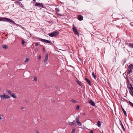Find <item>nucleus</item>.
Wrapping results in <instances>:
<instances>
[{
    "instance_id": "f257e3e1",
    "label": "nucleus",
    "mask_w": 133,
    "mask_h": 133,
    "mask_svg": "<svg viewBox=\"0 0 133 133\" xmlns=\"http://www.w3.org/2000/svg\"><path fill=\"white\" fill-rule=\"evenodd\" d=\"M0 21H6L8 22L15 23V22L12 20L6 17H0Z\"/></svg>"
},
{
    "instance_id": "0eeeda50",
    "label": "nucleus",
    "mask_w": 133,
    "mask_h": 133,
    "mask_svg": "<svg viewBox=\"0 0 133 133\" xmlns=\"http://www.w3.org/2000/svg\"><path fill=\"white\" fill-rule=\"evenodd\" d=\"M88 102L92 106H95V103L91 99H90V100Z\"/></svg>"
},
{
    "instance_id": "5701e85b",
    "label": "nucleus",
    "mask_w": 133,
    "mask_h": 133,
    "mask_svg": "<svg viewBox=\"0 0 133 133\" xmlns=\"http://www.w3.org/2000/svg\"><path fill=\"white\" fill-rule=\"evenodd\" d=\"M92 75L93 77L96 79V75H95L94 72H92Z\"/></svg>"
},
{
    "instance_id": "2eb2a0df",
    "label": "nucleus",
    "mask_w": 133,
    "mask_h": 133,
    "mask_svg": "<svg viewBox=\"0 0 133 133\" xmlns=\"http://www.w3.org/2000/svg\"><path fill=\"white\" fill-rule=\"evenodd\" d=\"M121 108L122 109V111H123L124 115L125 116H127V114L126 112V111L124 110V108L122 107Z\"/></svg>"
},
{
    "instance_id": "9b49d317",
    "label": "nucleus",
    "mask_w": 133,
    "mask_h": 133,
    "mask_svg": "<svg viewBox=\"0 0 133 133\" xmlns=\"http://www.w3.org/2000/svg\"><path fill=\"white\" fill-rule=\"evenodd\" d=\"M68 124L71 125V126H72L73 125H76V123L75 122H68Z\"/></svg>"
},
{
    "instance_id": "7c9ffc66",
    "label": "nucleus",
    "mask_w": 133,
    "mask_h": 133,
    "mask_svg": "<svg viewBox=\"0 0 133 133\" xmlns=\"http://www.w3.org/2000/svg\"><path fill=\"white\" fill-rule=\"evenodd\" d=\"M75 131V129H72V131L71 132L72 133H74Z\"/></svg>"
},
{
    "instance_id": "ea45409f",
    "label": "nucleus",
    "mask_w": 133,
    "mask_h": 133,
    "mask_svg": "<svg viewBox=\"0 0 133 133\" xmlns=\"http://www.w3.org/2000/svg\"><path fill=\"white\" fill-rule=\"evenodd\" d=\"M38 45V43H36L35 45V46H37Z\"/></svg>"
},
{
    "instance_id": "412c9836",
    "label": "nucleus",
    "mask_w": 133,
    "mask_h": 133,
    "mask_svg": "<svg viewBox=\"0 0 133 133\" xmlns=\"http://www.w3.org/2000/svg\"><path fill=\"white\" fill-rule=\"evenodd\" d=\"M129 47H130L132 48H133V43H130L129 45Z\"/></svg>"
},
{
    "instance_id": "2f4dec72",
    "label": "nucleus",
    "mask_w": 133,
    "mask_h": 133,
    "mask_svg": "<svg viewBox=\"0 0 133 133\" xmlns=\"http://www.w3.org/2000/svg\"><path fill=\"white\" fill-rule=\"evenodd\" d=\"M34 81H37V77L36 76H35V77H34V80H33Z\"/></svg>"
},
{
    "instance_id": "a211bd4d",
    "label": "nucleus",
    "mask_w": 133,
    "mask_h": 133,
    "mask_svg": "<svg viewBox=\"0 0 133 133\" xmlns=\"http://www.w3.org/2000/svg\"><path fill=\"white\" fill-rule=\"evenodd\" d=\"M10 95L13 98H15L16 97V95L14 94H11Z\"/></svg>"
},
{
    "instance_id": "423d86ee",
    "label": "nucleus",
    "mask_w": 133,
    "mask_h": 133,
    "mask_svg": "<svg viewBox=\"0 0 133 133\" xmlns=\"http://www.w3.org/2000/svg\"><path fill=\"white\" fill-rule=\"evenodd\" d=\"M41 41L43 42H45L46 43H49L50 44H51L52 42L51 41H50L48 40L44 39H41Z\"/></svg>"
},
{
    "instance_id": "c03bdc74",
    "label": "nucleus",
    "mask_w": 133,
    "mask_h": 133,
    "mask_svg": "<svg viewBox=\"0 0 133 133\" xmlns=\"http://www.w3.org/2000/svg\"><path fill=\"white\" fill-rule=\"evenodd\" d=\"M43 50L44 51L45 50V48H43Z\"/></svg>"
},
{
    "instance_id": "f3484780",
    "label": "nucleus",
    "mask_w": 133,
    "mask_h": 133,
    "mask_svg": "<svg viewBox=\"0 0 133 133\" xmlns=\"http://www.w3.org/2000/svg\"><path fill=\"white\" fill-rule=\"evenodd\" d=\"M76 82L80 86H81V83L78 79H77L76 81Z\"/></svg>"
},
{
    "instance_id": "8fccbe9b",
    "label": "nucleus",
    "mask_w": 133,
    "mask_h": 133,
    "mask_svg": "<svg viewBox=\"0 0 133 133\" xmlns=\"http://www.w3.org/2000/svg\"><path fill=\"white\" fill-rule=\"evenodd\" d=\"M1 90V89L0 88V90Z\"/></svg>"
},
{
    "instance_id": "c85d7f7f",
    "label": "nucleus",
    "mask_w": 133,
    "mask_h": 133,
    "mask_svg": "<svg viewBox=\"0 0 133 133\" xmlns=\"http://www.w3.org/2000/svg\"><path fill=\"white\" fill-rule=\"evenodd\" d=\"M3 116L2 115H0V120H2Z\"/></svg>"
},
{
    "instance_id": "c756f323",
    "label": "nucleus",
    "mask_w": 133,
    "mask_h": 133,
    "mask_svg": "<svg viewBox=\"0 0 133 133\" xmlns=\"http://www.w3.org/2000/svg\"><path fill=\"white\" fill-rule=\"evenodd\" d=\"M76 121L77 123L79 121V120L78 117L76 119Z\"/></svg>"
},
{
    "instance_id": "39448f33",
    "label": "nucleus",
    "mask_w": 133,
    "mask_h": 133,
    "mask_svg": "<svg viewBox=\"0 0 133 133\" xmlns=\"http://www.w3.org/2000/svg\"><path fill=\"white\" fill-rule=\"evenodd\" d=\"M72 29L74 34H75L76 35H77L78 36V31L77 29L74 26V25H73Z\"/></svg>"
},
{
    "instance_id": "a18cd8bd",
    "label": "nucleus",
    "mask_w": 133,
    "mask_h": 133,
    "mask_svg": "<svg viewBox=\"0 0 133 133\" xmlns=\"http://www.w3.org/2000/svg\"><path fill=\"white\" fill-rule=\"evenodd\" d=\"M24 109V108H23V107H22V108H21V109Z\"/></svg>"
},
{
    "instance_id": "4be33fe9",
    "label": "nucleus",
    "mask_w": 133,
    "mask_h": 133,
    "mask_svg": "<svg viewBox=\"0 0 133 133\" xmlns=\"http://www.w3.org/2000/svg\"><path fill=\"white\" fill-rule=\"evenodd\" d=\"M129 105L131 106H132L133 107V103L131 102L130 101H129Z\"/></svg>"
},
{
    "instance_id": "f03ea898",
    "label": "nucleus",
    "mask_w": 133,
    "mask_h": 133,
    "mask_svg": "<svg viewBox=\"0 0 133 133\" xmlns=\"http://www.w3.org/2000/svg\"><path fill=\"white\" fill-rule=\"evenodd\" d=\"M35 5L36 6H38L39 7H41V8H44L43 4L37 2H35Z\"/></svg>"
},
{
    "instance_id": "72a5a7b5",
    "label": "nucleus",
    "mask_w": 133,
    "mask_h": 133,
    "mask_svg": "<svg viewBox=\"0 0 133 133\" xmlns=\"http://www.w3.org/2000/svg\"><path fill=\"white\" fill-rule=\"evenodd\" d=\"M29 61V59L28 58H26L25 60V62H27Z\"/></svg>"
},
{
    "instance_id": "c9c22d12",
    "label": "nucleus",
    "mask_w": 133,
    "mask_h": 133,
    "mask_svg": "<svg viewBox=\"0 0 133 133\" xmlns=\"http://www.w3.org/2000/svg\"><path fill=\"white\" fill-rule=\"evenodd\" d=\"M79 105H77L76 107V109L77 110H78L79 109Z\"/></svg>"
},
{
    "instance_id": "09e8293b",
    "label": "nucleus",
    "mask_w": 133,
    "mask_h": 133,
    "mask_svg": "<svg viewBox=\"0 0 133 133\" xmlns=\"http://www.w3.org/2000/svg\"><path fill=\"white\" fill-rule=\"evenodd\" d=\"M123 99H124L123 98Z\"/></svg>"
},
{
    "instance_id": "473e14b6",
    "label": "nucleus",
    "mask_w": 133,
    "mask_h": 133,
    "mask_svg": "<svg viewBox=\"0 0 133 133\" xmlns=\"http://www.w3.org/2000/svg\"><path fill=\"white\" fill-rule=\"evenodd\" d=\"M129 92L130 94H131V95L133 96V91L132 90H131V92L130 91H129Z\"/></svg>"
},
{
    "instance_id": "bb28decb",
    "label": "nucleus",
    "mask_w": 133,
    "mask_h": 133,
    "mask_svg": "<svg viewBox=\"0 0 133 133\" xmlns=\"http://www.w3.org/2000/svg\"><path fill=\"white\" fill-rule=\"evenodd\" d=\"M132 70H131V69H130V70H129V71L127 72V74L128 75V74H130V73L132 71Z\"/></svg>"
},
{
    "instance_id": "f704fd0d",
    "label": "nucleus",
    "mask_w": 133,
    "mask_h": 133,
    "mask_svg": "<svg viewBox=\"0 0 133 133\" xmlns=\"http://www.w3.org/2000/svg\"><path fill=\"white\" fill-rule=\"evenodd\" d=\"M25 43V41L23 39L22 40V44L24 45V44Z\"/></svg>"
},
{
    "instance_id": "a878e982",
    "label": "nucleus",
    "mask_w": 133,
    "mask_h": 133,
    "mask_svg": "<svg viewBox=\"0 0 133 133\" xmlns=\"http://www.w3.org/2000/svg\"><path fill=\"white\" fill-rule=\"evenodd\" d=\"M2 47L4 49H6L8 48V46L6 45H3Z\"/></svg>"
},
{
    "instance_id": "ddd939ff",
    "label": "nucleus",
    "mask_w": 133,
    "mask_h": 133,
    "mask_svg": "<svg viewBox=\"0 0 133 133\" xmlns=\"http://www.w3.org/2000/svg\"><path fill=\"white\" fill-rule=\"evenodd\" d=\"M130 85L131 87H128L129 88V91H130L131 92V90L133 91V87L131 84H130Z\"/></svg>"
},
{
    "instance_id": "4c0bfd02",
    "label": "nucleus",
    "mask_w": 133,
    "mask_h": 133,
    "mask_svg": "<svg viewBox=\"0 0 133 133\" xmlns=\"http://www.w3.org/2000/svg\"><path fill=\"white\" fill-rule=\"evenodd\" d=\"M94 133V131L92 130H91L89 132V133Z\"/></svg>"
},
{
    "instance_id": "f8f14e48",
    "label": "nucleus",
    "mask_w": 133,
    "mask_h": 133,
    "mask_svg": "<svg viewBox=\"0 0 133 133\" xmlns=\"http://www.w3.org/2000/svg\"><path fill=\"white\" fill-rule=\"evenodd\" d=\"M119 121H120V125H121V126L122 127L123 129V130L124 131H125V129L123 125L121 122V121L119 119Z\"/></svg>"
},
{
    "instance_id": "6e6552de",
    "label": "nucleus",
    "mask_w": 133,
    "mask_h": 133,
    "mask_svg": "<svg viewBox=\"0 0 133 133\" xmlns=\"http://www.w3.org/2000/svg\"><path fill=\"white\" fill-rule=\"evenodd\" d=\"M48 54H46L45 55V57L44 61V64H46V61L48 59Z\"/></svg>"
},
{
    "instance_id": "58836bf2",
    "label": "nucleus",
    "mask_w": 133,
    "mask_h": 133,
    "mask_svg": "<svg viewBox=\"0 0 133 133\" xmlns=\"http://www.w3.org/2000/svg\"><path fill=\"white\" fill-rule=\"evenodd\" d=\"M41 58V56L40 55H39L38 57V59H40Z\"/></svg>"
},
{
    "instance_id": "1a4fd4ad",
    "label": "nucleus",
    "mask_w": 133,
    "mask_h": 133,
    "mask_svg": "<svg viewBox=\"0 0 133 133\" xmlns=\"http://www.w3.org/2000/svg\"><path fill=\"white\" fill-rule=\"evenodd\" d=\"M85 79L87 83H88L89 85H91V83L90 81L88 79L87 77H86V76L85 77Z\"/></svg>"
},
{
    "instance_id": "393cba45",
    "label": "nucleus",
    "mask_w": 133,
    "mask_h": 133,
    "mask_svg": "<svg viewBox=\"0 0 133 133\" xmlns=\"http://www.w3.org/2000/svg\"><path fill=\"white\" fill-rule=\"evenodd\" d=\"M55 10L56 12H58L59 11V9L58 8H56Z\"/></svg>"
},
{
    "instance_id": "7ed1b4c3",
    "label": "nucleus",
    "mask_w": 133,
    "mask_h": 133,
    "mask_svg": "<svg viewBox=\"0 0 133 133\" xmlns=\"http://www.w3.org/2000/svg\"><path fill=\"white\" fill-rule=\"evenodd\" d=\"M48 35L50 37H56L58 35V34L56 31H54L53 32L49 33Z\"/></svg>"
},
{
    "instance_id": "dca6fc26",
    "label": "nucleus",
    "mask_w": 133,
    "mask_h": 133,
    "mask_svg": "<svg viewBox=\"0 0 133 133\" xmlns=\"http://www.w3.org/2000/svg\"><path fill=\"white\" fill-rule=\"evenodd\" d=\"M102 122L100 121H98L97 122V125L99 127H100L101 126V124Z\"/></svg>"
},
{
    "instance_id": "4468645a",
    "label": "nucleus",
    "mask_w": 133,
    "mask_h": 133,
    "mask_svg": "<svg viewBox=\"0 0 133 133\" xmlns=\"http://www.w3.org/2000/svg\"><path fill=\"white\" fill-rule=\"evenodd\" d=\"M116 24H120L121 25V24H122V22H121V21H116Z\"/></svg>"
},
{
    "instance_id": "9d476101",
    "label": "nucleus",
    "mask_w": 133,
    "mask_h": 133,
    "mask_svg": "<svg viewBox=\"0 0 133 133\" xmlns=\"http://www.w3.org/2000/svg\"><path fill=\"white\" fill-rule=\"evenodd\" d=\"M78 19L79 21H82L83 20V16L81 15H79L78 16Z\"/></svg>"
},
{
    "instance_id": "aec40b11",
    "label": "nucleus",
    "mask_w": 133,
    "mask_h": 133,
    "mask_svg": "<svg viewBox=\"0 0 133 133\" xmlns=\"http://www.w3.org/2000/svg\"><path fill=\"white\" fill-rule=\"evenodd\" d=\"M6 91L9 94L11 95V94L12 91H11L9 90L8 89L6 90Z\"/></svg>"
},
{
    "instance_id": "6ab92c4d",
    "label": "nucleus",
    "mask_w": 133,
    "mask_h": 133,
    "mask_svg": "<svg viewBox=\"0 0 133 133\" xmlns=\"http://www.w3.org/2000/svg\"><path fill=\"white\" fill-rule=\"evenodd\" d=\"M129 68L130 69H133V64H130L129 65Z\"/></svg>"
},
{
    "instance_id": "de8ad7c7",
    "label": "nucleus",
    "mask_w": 133,
    "mask_h": 133,
    "mask_svg": "<svg viewBox=\"0 0 133 133\" xmlns=\"http://www.w3.org/2000/svg\"><path fill=\"white\" fill-rule=\"evenodd\" d=\"M33 0V1H34V2H35V1H36V0Z\"/></svg>"
},
{
    "instance_id": "e433bc0d",
    "label": "nucleus",
    "mask_w": 133,
    "mask_h": 133,
    "mask_svg": "<svg viewBox=\"0 0 133 133\" xmlns=\"http://www.w3.org/2000/svg\"><path fill=\"white\" fill-rule=\"evenodd\" d=\"M127 82L128 84L130 85V84H131V83H129V80H128L127 81Z\"/></svg>"
},
{
    "instance_id": "37998d69",
    "label": "nucleus",
    "mask_w": 133,
    "mask_h": 133,
    "mask_svg": "<svg viewBox=\"0 0 133 133\" xmlns=\"http://www.w3.org/2000/svg\"><path fill=\"white\" fill-rule=\"evenodd\" d=\"M36 133H39V132L38 131H36Z\"/></svg>"
},
{
    "instance_id": "49530a36",
    "label": "nucleus",
    "mask_w": 133,
    "mask_h": 133,
    "mask_svg": "<svg viewBox=\"0 0 133 133\" xmlns=\"http://www.w3.org/2000/svg\"><path fill=\"white\" fill-rule=\"evenodd\" d=\"M85 115V113H84V115Z\"/></svg>"
},
{
    "instance_id": "20e7f679",
    "label": "nucleus",
    "mask_w": 133,
    "mask_h": 133,
    "mask_svg": "<svg viewBox=\"0 0 133 133\" xmlns=\"http://www.w3.org/2000/svg\"><path fill=\"white\" fill-rule=\"evenodd\" d=\"M0 97L2 99L9 98H10V96L4 94L1 95L0 96Z\"/></svg>"
},
{
    "instance_id": "b1692460",
    "label": "nucleus",
    "mask_w": 133,
    "mask_h": 133,
    "mask_svg": "<svg viewBox=\"0 0 133 133\" xmlns=\"http://www.w3.org/2000/svg\"><path fill=\"white\" fill-rule=\"evenodd\" d=\"M70 101L72 103H75L77 101L74 99H72L70 100Z\"/></svg>"
},
{
    "instance_id": "cd10ccee",
    "label": "nucleus",
    "mask_w": 133,
    "mask_h": 133,
    "mask_svg": "<svg viewBox=\"0 0 133 133\" xmlns=\"http://www.w3.org/2000/svg\"><path fill=\"white\" fill-rule=\"evenodd\" d=\"M77 125L79 126H81V123L79 121L77 123Z\"/></svg>"
},
{
    "instance_id": "79ce46f5",
    "label": "nucleus",
    "mask_w": 133,
    "mask_h": 133,
    "mask_svg": "<svg viewBox=\"0 0 133 133\" xmlns=\"http://www.w3.org/2000/svg\"><path fill=\"white\" fill-rule=\"evenodd\" d=\"M55 88L56 89H58V87L57 86H56L55 87Z\"/></svg>"
},
{
    "instance_id": "a19ab883",
    "label": "nucleus",
    "mask_w": 133,
    "mask_h": 133,
    "mask_svg": "<svg viewBox=\"0 0 133 133\" xmlns=\"http://www.w3.org/2000/svg\"><path fill=\"white\" fill-rule=\"evenodd\" d=\"M130 79L131 80L132 82L133 81V80L132 79V78H131V77H130Z\"/></svg>"
}]
</instances>
